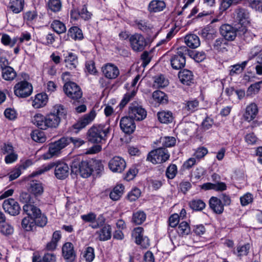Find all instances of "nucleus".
<instances>
[{
	"instance_id": "7ed1b4c3",
	"label": "nucleus",
	"mask_w": 262,
	"mask_h": 262,
	"mask_svg": "<svg viewBox=\"0 0 262 262\" xmlns=\"http://www.w3.org/2000/svg\"><path fill=\"white\" fill-rule=\"evenodd\" d=\"M53 167H55L54 174L57 179L63 180L68 177L70 170L69 167L67 163L61 161L51 163L45 168L38 169L33 172L31 174V176L32 177H35L38 175H40L45 171H47Z\"/></svg>"
},
{
	"instance_id": "c03bdc74",
	"label": "nucleus",
	"mask_w": 262,
	"mask_h": 262,
	"mask_svg": "<svg viewBox=\"0 0 262 262\" xmlns=\"http://www.w3.org/2000/svg\"><path fill=\"white\" fill-rule=\"evenodd\" d=\"M146 214L143 211H138L133 214L132 222L136 225L142 224L146 220Z\"/></svg>"
},
{
	"instance_id": "e433bc0d",
	"label": "nucleus",
	"mask_w": 262,
	"mask_h": 262,
	"mask_svg": "<svg viewBox=\"0 0 262 262\" xmlns=\"http://www.w3.org/2000/svg\"><path fill=\"white\" fill-rule=\"evenodd\" d=\"M60 231H55L52 235V238L51 242H49L46 246V249L49 251H52L56 249L58 242L61 238Z\"/></svg>"
},
{
	"instance_id": "f8f14e48",
	"label": "nucleus",
	"mask_w": 262,
	"mask_h": 262,
	"mask_svg": "<svg viewBox=\"0 0 262 262\" xmlns=\"http://www.w3.org/2000/svg\"><path fill=\"white\" fill-rule=\"evenodd\" d=\"M96 116L95 112L91 111L89 113L85 114L83 117H81L72 127L76 129L75 133H77L80 129L84 128L89 124L95 118Z\"/></svg>"
},
{
	"instance_id": "2eb2a0df",
	"label": "nucleus",
	"mask_w": 262,
	"mask_h": 262,
	"mask_svg": "<svg viewBox=\"0 0 262 262\" xmlns=\"http://www.w3.org/2000/svg\"><path fill=\"white\" fill-rule=\"evenodd\" d=\"M108 167L112 171L121 173L126 167V162L121 157L115 156L109 161Z\"/></svg>"
},
{
	"instance_id": "1a4fd4ad",
	"label": "nucleus",
	"mask_w": 262,
	"mask_h": 262,
	"mask_svg": "<svg viewBox=\"0 0 262 262\" xmlns=\"http://www.w3.org/2000/svg\"><path fill=\"white\" fill-rule=\"evenodd\" d=\"M234 15L235 22L241 25L242 27L246 26L250 23V12L248 9L238 7L235 10Z\"/></svg>"
},
{
	"instance_id": "774afa93",
	"label": "nucleus",
	"mask_w": 262,
	"mask_h": 262,
	"mask_svg": "<svg viewBox=\"0 0 262 262\" xmlns=\"http://www.w3.org/2000/svg\"><path fill=\"white\" fill-rule=\"evenodd\" d=\"M141 195V191L139 188H135L128 194V199L131 201L137 200Z\"/></svg>"
},
{
	"instance_id": "a19ab883",
	"label": "nucleus",
	"mask_w": 262,
	"mask_h": 262,
	"mask_svg": "<svg viewBox=\"0 0 262 262\" xmlns=\"http://www.w3.org/2000/svg\"><path fill=\"white\" fill-rule=\"evenodd\" d=\"M187 53L190 57L193 59L197 62H201L206 58V54L204 52L193 51L188 48Z\"/></svg>"
},
{
	"instance_id": "338daca9",
	"label": "nucleus",
	"mask_w": 262,
	"mask_h": 262,
	"mask_svg": "<svg viewBox=\"0 0 262 262\" xmlns=\"http://www.w3.org/2000/svg\"><path fill=\"white\" fill-rule=\"evenodd\" d=\"M93 172L96 174H99L103 170V165L102 163L99 161L91 160Z\"/></svg>"
},
{
	"instance_id": "58836bf2",
	"label": "nucleus",
	"mask_w": 262,
	"mask_h": 262,
	"mask_svg": "<svg viewBox=\"0 0 262 262\" xmlns=\"http://www.w3.org/2000/svg\"><path fill=\"white\" fill-rule=\"evenodd\" d=\"M124 186L119 184L116 186L110 193V198L113 201H118L123 194Z\"/></svg>"
},
{
	"instance_id": "6e6d98bb",
	"label": "nucleus",
	"mask_w": 262,
	"mask_h": 262,
	"mask_svg": "<svg viewBox=\"0 0 262 262\" xmlns=\"http://www.w3.org/2000/svg\"><path fill=\"white\" fill-rule=\"evenodd\" d=\"M241 37L247 42L250 41L253 37V35L246 29V26H243L241 30L238 31Z\"/></svg>"
},
{
	"instance_id": "e2e57ef3",
	"label": "nucleus",
	"mask_w": 262,
	"mask_h": 262,
	"mask_svg": "<svg viewBox=\"0 0 262 262\" xmlns=\"http://www.w3.org/2000/svg\"><path fill=\"white\" fill-rule=\"evenodd\" d=\"M16 41V38H14L11 39L10 36L6 34H3L1 38V42L4 45L9 46L11 47H13Z\"/></svg>"
},
{
	"instance_id": "7c9ffc66",
	"label": "nucleus",
	"mask_w": 262,
	"mask_h": 262,
	"mask_svg": "<svg viewBox=\"0 0 262 262\" xmlns=\"http://www.w3.org/2000/svg\"><path fill=\"white\" fill-rule=\"evenodd\" d=\"M46 119L47 129L48 128H57L61 121L58 116H56L52 113L46 115Z\"/></svg>"
},
{
	"instance_id": "cd10ccee",
	"label": "nucleus",
	"mask_w": 262,
	"mask_h": 262,
	"mask_svg": "<svg viewBox=\"0 0 262 262\" xmlns=\"http://www.w3.org/2000/svg\"><path fill=\"white\" fill-rule=\"evenodd\" d=\"M34 203L25 204L23 206V211L28 216L34 217L40 214V210L34 205Z\"/></svg>"
},
{
	"instance_id": "20e7f679",
	"label": "nucleus",
	"mask_w": 262,
	"mask_h": 262,
	"mask_svg": "<svg viewBox=\"0 0 262 262\" xmlns=\"http://www.w3.org/2000/svg\"><path fill=\"white\" fill-rule=\"evenodd\" d=\"M71 168L72 172L75 174L79 172L84 178L89 177L93 172L91 160L80 161L78 158L74 159L71 163Z\"/></svg>"
},
{
	"instance_id": "69168bd1",
	"label": "nucleus",
	"mask_w": 262,
	"mask_h": 262,
	"mask_svg": "<svg viewBox=\"0 0 262 262\" xmlns=\"http://www.w3.org/2000/svg\"><path fill=\"white\" fill-rule=\"evenodd\" d=\"M253 195L250 193H247L240 198L241 205L243 206H247L253 201Z\"/></svg>"
},
{
	"instance_id": "c9c22d12",
	"label": "nucleus",
	"mask_w": 262,
	"mask_h": 262,
	"mask_svg": "<svg viewBox=\"0 0 262 262\" xmlns=\"http://www.w3.org/2000/svg\"><path fill=\"white\" fill-rule=\"evenodd\" d=\"M158 120L162 123H169L173 120L172 113L170 111H161L157 114Z\"/></svg>"
},
{
	"instance_id": "aec40b11",
	"label": "nucleus",
	"mask_w": 262,
	"mask_h": 262,
	"mask_svg": "<svg viewBox=\"0 0 262 262\" xmlns=\"http://www.w3.org/2000/svg\"><path fill=\"white\" fill-rule=\"evenodd\" d=\"M62 255L68 262L74 260L76 254L74 250L73 245L71 243H65L62 248Z\"/></svg>"
},
{
	"instance_id": "603ef678",
	"label": "nucleus",
	"mask_w": 262,
	"mask_h": 262,
	"mask_svg": "<svg viewBox=\"0 0 262 262\" xmlns=\"http://www.w3.org/2000/svg\"><path fill=\"white\" fill-rule=\"evenodd\" d=\"M190 207L194 210L201 211L205 208V203L201 200L195 199L189 202Z\"/></svg>"
},
{
	"instance_id": "f257e3e1",
	"label": "nucleus",
	"mask_w": 262,
	"mask_h": 262,
	"mask_svg": "<svg viewBox=\"0 0 262 262\" xmlns=\"http://www.w3.org/2000/svg\"><path fill=\"white\" fill-rule=\"evenodd\" d=\"M72 143L76 147H79L85 143V141L80 138L63 137L57 141L49 145L48 152L43 156L44 159H49L53 156L59 154L61 150Z\"/></svg>"
},
{
	"instance_id": "3c124183",
	"label": "nucleus",
	"mask_w": 262,
	"mask_h": 262,
	"mask_svg": "<svg viewBox=\"0 0 262 262\" xmlns=\"http://www.w3.org/2000/svg\"><path fill=\"white\" fill-rule=\"evenodd\" d=\"M36 198L34 195H31L30 193L26 192H23L20 194L19 201L20 202L25 204L35 203Z\"/></svg>"
},
{
	"instance_id": "864d4df0",
	"label": "nucleus",
	"mask_w": 262,
	"mask_h": 262,
	"mask_svg": "<svg viewBox=\"0 0 262 262\" xmlns=\"http://www.w3.org/2000/svg\"><path fill=\"white\" fill-rule=\"evenodd\" d=\"M48 6L49 9L54 12L59 11L62 7L60 0H49Z\"/></svg>"
},
{
	"instance_id": "f03ea898",
	"label": "nucleus",
	"mask_w": 262,
	"mask_h": 262,
	"mask_svg": "<svg viewBox=\"0 0 262 262\" xmlns=\"http://www.w3.org/2000/svg\"><path fill=\"white\" fill-rule=\"evenodd\" d=\"M110 132L109 125L100 124L93 125L88 130V140L92 143H100L105 142Z\"/></svg>"
},
{
	"instance_id": "f704fd0d",
	"label": "nucleus",
	"mask_w": 262,
	"mask_h": 262,
	"mask_svg": "<svg viewBox=\"0 0 262 262\" xmlns=\"http://www.w3.org/2000/svg\"><path fill=\"white\" fill-rule=\"evenodd\" d=\"M100 241H107L111 237V227L110 225L104 226L97 232Z\"/></svg>"
},
{
	"instance_id": "680f3d73",
	"label": "nucleus",
	"mask_w": 262,
	"mask_h": 262,
	"mask_svg": "<svg viewBox=\"0 0 262 262\" xmlns=\"http://www.w3.org/2000/svg\"><path fill=\"white\" fill-rule=\"evenodd\" d=\"M250 244H247L242 246H238L236 248V251L234 253L238 256H245L248 254L250 250Z\"/></svg>"
},
{
	"instance_id": "412c9836",
	"label": "nucleus",
	"mask_w": 262,
	"mask_h": 262,
	"mask_svg": "<svg viewBox=\"0 0 262 262\" xmlns=\"http://www.w3.org/2000/svg\"><path fill=\"white\" fill-rule=\"evenodd\" d=\"M209 206L212 211L216 213L220 214L224 211V205L221 199L217 197L212 196L209 200Z\"/></svg>"
},
{
	"instance_id": "473e14b6",
	"label": "nucleus",
	"mask_w": 262,
	"mask_h": 262,
	"mask_svg": "<svg viewBox=\"0 0 262 262\" xmlns=\"http://www.w3.org/2000/svg\"><path fill=\"white\" fill-rule=\"evenodd\" d=\"M51 113L56 116H58L60 120H61L62 119H66L67 118L68 111L63 105L58 104L54 106Z\"/></svg>"
},
{
	"instance_id": "39448f33",
	"label": "nucleus",
	"mask_w": 262,
	"mask_h": 262,
	"mask_svg": "<svg viewBox=\"0 0 262 262\" xmlns=\"http://www.w3.org/2000/svg\"><path fill=\"white\" fill-rule=\"evenodd\" d=\"M188 47L181 46L177 49L176 54L172 55L170 59V63L173 69L179 70L184 67L186 64L185 56L187 55Z\"/></svg>"
},
{
	"instance_id": "13d9d810",
	"label": "nucleus",
	"mask_w": 262,
	"mask_h": 262,
	"mask_svg": "<svg viewBox=\"0 0 262 262\" xmlns=\"http://www.w3.org/2000/svg\"><path fill=\"white\" fill-rule=\"evenodd\" d=\"M190 232V227L186 222H181L178 228V233L182 235H188Z\"/></svg>"
},
{
	"instance_id": "a878e982",
	"label": "nucleus",
	"mask_w": 262,
	"mask_h": 262,
	"mask_svg": "<svg viewBox=\"0 0 262 262\" xmlns=\"http://www.w3.org/2000/svg\"><path fill=\"white\" fill-rule=\"evenodd\" d=\"M166 7L164 1L161 0H152L148 6V10L150 12H158L162 11Z\"/></svg>"
},
{
	"instance_id": "2f4dec72",
	"label": "nucleus",
	"mask_w": 262,
	"mask_h": 262,
	"mask_svg": "<svg viewBox=\"0 0 262 262\" xmlns=\"http://www.w3.org/2000/svg\"><path fill=\"white\" fill-rule=\"evenodd\" d=\"M248 60L244 61L241 63H237L229 67V75L230 76H234L239 74L243 72L246 67Z\"/></svg>"
},
{
	"instance_id": "4c0bfd02",
	"label": "nucleus",
	"mask_w": 262,
	"mask_h": 262,
	"mask_svg": "<svg viewBox=\"0 0 262 262\" xmlns=\"http://www.w3.org/2000/svg\"><path fill=\"white\" fill-rule=\"evenodd\" d=\"M30 164L31 161L28 160L18 168L14 169L9 176V181H11L17 179L21 174V170L26 169Z\"/></svg>"
},
{
	"instance_id": "f3484780",
	"label": "nucleus",
	"mask_w": 262,
	"mask_h": 262,
	"mask_svg": "<svg viewBox=\"0 0 262 262\" xmlns=\"http://www.w3.org/2000/svg\"><path fill=\"white\" fill-rule=\"evenodd\" d=\"M134 119L128 117H122L120 121V126L121 129L125 134H130L134 132L135 129L136 125L134 122Z\"/></svg>"
},
{
	"instance_id": "bb28decb",
	"label": "nucleus",
	"mask_w": 262,
	"mask_h": 262,
	"mask_svg": "<svg viewBox=\"0 0 262 262\" xmlns=\"http://www.w3.org/2000/svg\"><path fill=\"white\" fill-rule=\"evenodd\" d=\"M185 42L187 47L195 49L200 45L199 37L195 34H189L186 35L185 38Z\"/></svg>"
},
{
	"instance_id": "6e6552de",
	"label": "nucleus",
	"mask_w": 262,
	"mask_h": 262,
	"mask_svg": "<svg viewBox=\"0 0 262 262\" xmlns=\"http://www.w3.org/2000/svg\"><path fill=\"white\" fill-rule=\"evenodd\" d=\"M129 40L132 49L136 52L142 51L147 45L145 38L140 34L136 33L132 35Z\"/></svg>"
},
{
	"instance_id": "4d7b16f0",
	"label": "nucleus",
	"mask_w": 262,
	"mask_h": 262,
	"mask_svg": "<svg viewBox=\"0 0 262 262\" xmlns=\"http://www.w3.org/2000/svg\"><path fill=\"white\" fill-rule=\"evenodd\" d=\"M160 142L163 146L170 147L174 146L176 143V139L173 137H164L160 138Z\"/></svg>"
},
{
	"instance_id": "ddd939ff",
	"label": "nucleus",
	"mask_w": 262,
	"mask_h": 262,
	"mask_svg": "<svg viewBox=\"0 0 262 262\" xmlns=\"http://www.w3.org/2000/svg\"><path fill=\"white\" fill-rule=\"evenodd\" d=\"M137 83H126L125 88L127 90V93L125 94L123 98L119 104L120 108H122L133 97L138 89V85H136Z\"/></svg>"
},
{
	"instance_id": "37998d69",
	"label": "nucleus",
	"mask_w": 262,
	"mask_h": 262,
	"mask_svg": "<svg viewBox=\"0 0 262 262\" xmlns=\"http://www.w3.org/2000/svg\"><path fill=\"white\" fill-rule=\"evenodd\" d=\"M136 27L143 32L148 33L153 29V26L148 21L137 20L135 21Z\"/></svg>"
},
{
	"instance_id": "49530a36",
	"label": "nucleus",
	"mask_w": 262,
	"mask_h": 262,
	"mask_svg": "<svg viewBox=\"0 0 262 262\" xmlns=\"http://www.w3.org/2000/svg\"><path fill=\"white\" fill-rule=\"evenodd\" d=\"M178 76L181 82H190L193 77L192 72L186 69L180 71Z\"/></svg>"
},
{
	"instance_id": "0eeeda50",
	"label": "nucleus",
	"mask_w": 262,
	"mask_h": 262,
	"mask_svg": "<svg viewBox=\"0 0 262 262\" xmlns=\"http://www.w3.org/2000/svg\"><path fill=\"white\" fill-rule=\"evenodd\" d=\"M128 116L136 121H141L144 119L147 113L142 106L136 102L132 103L128 108Z\"/></svg>"
},
{
	"instance_id": "c756f323",
	"label": "nucleus",
	"mask_w": 262,
	"mask_h": 262,
	"mask_svg": "<svg viewBox=\"0 0 262 262\" xmlns=\"http://www.w3.org/2000/svg\"><path fill=\"white\" fill-rule=\"evenodd\" d=\"M46 120V116L37 114L33 117L32 122L39 128L45 130L47 129Z\"/></svg>"
},
{
	"instance_id": "8fccbe9b",
	"label": "nucleus",
	"mask_w": 262,
	"mask_h": 262,
	"mask_svg": "<svg viewBox=\"0 0 262 262\" xmlns=\"http://www.w3.org/2000/svg\"><path fill=\"white\" fill-rule=\"evenodd\" d=\"M51 28L57 34H61L66 31L65 25L58 20H54L51 25Z\"/></svg>"
},
{
	"instance_id": "9d476101",
	"label": "nucleus",
	"mask_w": 262,
	"mask_h": 262,
	"mask_svg": "<svg viewBox=\"0 0 262 262\" xmlns=\"http://www.w3.org/2000/svg\"><path fill=\"white\" fill-rule=\"evenodd\" d=\"M63 91L69 97L73 99H78L82 95L81 89L76 83H65Z\"/></svg>"
},
{
	"instance_id": "4468645a",
	"label": "nucleus",
	"mask_w": 262,
	"mask_h": 262,
	"mask_svg": "<svg viewBox=\"0 0 262 262\" xmlns=\"http://www.w3.org/2000/svg\"><path fill=\"white\" fill-rule=\"evenodd\" d=\"M101 71L105 77L110 80L116 79L120 74L118 68L111 63L104 64L102 67Z\"/></svg>"
},
{
	"instance_id": "5fc2aeb1",
	"label": "nucleus",
	"mask_w": 262,
	"mask_h": 262,
	"mask_svg": "<svg viewBox=\"0 0 262 262\" xmlns=\"http://www.w3.org/2000/svg\"><path fill=\"white\" fill-rule=\"evenodd\" d=\"M31 138L35 142L43 143L46 141V137L43 132L35 130L31 133Z\"/></svg>"
},
{
	"instance_id": "c85d7f7f",
	"label": "nucleus",
	"mask_w": 262,
	"mask_h": 262,
	"mask_svg": "<svg viewBox=\"0 0 262 262\" xmlns=\"http://www.w3.org/2000/svg\"><path fill=\"white\" fill-rule=\"evenodd\" d=\"M228 43L224 38L216 39L213 44V50L218 52H225L227 51Z\"/></svg>"
},
{
	"instance_id": "de8ad7c7",
	"label": "nucleus",
	"mask_w": 262,
	"mask_h": 262,
	"mask_svg": "<svg viewBox=\"0 0 262 262\" xmlns=\"http://www.w3.org/2000/svg\"><path fill=\"white\" fill-rule=\"evenodd\" d=\"M68 35L74 40L83 38V34L81 29L77 27H71L68 31Z\"/></svg>"
},
{
	"instance_id": "4be33fe9",
	"label": "nucleus",
	"mask_w": 262,
	"mask_h": 262,
	"mask_svg": "<svg viewBox=\"0 0 262 262\" xmlns=\"http://www.w3.org/2000/svg\"><path fill=\"white\" fill-rule=\"evenodd\" d=\"M64 56L66 66L71 70L76 69L78 63L77 56L72 52H68L67 54H64Z\"/></svg>"
},
{
	"instance_id": "052dcab7",
	"label": "nucleus",
	"mask_w": 262,
	"mask_h": 262,
	"mask_svg": "<svg viewBox=\"0 0 262 262\" xmlns=\"http://www.w3.org/2000/svg\"><path fill=\"white\" fill-rule=\"evenodd\" d=\"M177 166L176 164H171L167 168L166 175L168 179H173L177 173Z\"/></svg>"
},
{
	"instance_id": "6ab92c4d",
	"label": "nucleus",
	"mask_w": 262,
	"mask_h": 262,
	"mask_svg": "<svg viewBox=\"0 0 262 262\" xmlns=\"http://www.w3.org/2000/svg\"><path fill=\"white\" fill-rule=\"evenodd\" d=\"M237 29L232 26L225 24L221 26L220 33L226 40H233L237 35Z\"/></svg>"
},
{
	"instance_id": "ea45409f",
	"label": "nucleus",
	"mask_w": 262,
	"mask_h": 262,
	"mask_svg": "<svg viewBox=\"0 0 262 262\" xmlns=\"http://www.w3.org/2000/svg\"><path fill=\"white\" fill-rule=\"evenodd\" d=\"M199 105V101L197 99H192L185 101L184 103L183 108L184 110L189 112H193L198 109Z\"/></svg>"
},
{
	"instance_id": "dca6fc26",
	"label": "nucleus",
	"mask_w": 262,
	"mask_h": 262,
	"mask_svg": "<svg viewBox=\"0 0 262 262\" xmlns=\"http://www.w3.org/2000/svg\"><path fill=\"white\" fill-rule=\"evenodd\" d=\"M5 211L11 215H16L19 213L20 207L18 203L13 199L5 200L3 204Z\"/></svg>"
},
{
	"instance_id": "5701e85b",
	"label": "nucleus",
	"mask_w": 262,
	"mask_h": 262,
	"mask_svg": "<svg viewBox=\"0 0 262 262\" xmlns=\"http://www.w3.org/2000/svg\"><path fill=\"white\" fill-rule=\"evenodd\" d=\"M48 96L45 93L37 94L32 101V106L35 108H39L45 106L48 102Z\"/></svg>"
},
{
	"instance_id": "423d86ee",
	"label": "nucleus",
	"mask_w": 262,
	"mask_h": 262,
	"mask_svg": "<svg viewBox=\"0 0 262 262\" xmlns=\"http://www.w3.org/2000/svg\"><path fill=\"white\" fill-rule=\"evenodd\" d=\"M170 157L167 149L165 148L159 147L151 150L147 156V160L154 164L165 162Z\"/></svg>"
},
{
	"instance_id": "9b49d317",
	"label": "nucleus",
	"mask_w": 262,
	"mask_h": 262,
	"mask_svg": "<svg viewBox=\"0 0 262 262\" xmlns=\"http://www.w3.org/2000/svg\"><path fill=\"white\" fill-rule=\"evenodd\" d=\"M15 95L20 98L29 97L32 93L33 86L31 83H17L14 88Z\"/></svg>"
},
{
	"instance_id": "b1692460",
	"label": "nucleus",
	"mask_w": 262,
	"mask_h": 262,
	"mask_svg": "<svg viewBox=\"0 0 262 262\" xmlns=\"http://www.w3.org/2000/svg\"><path fill=\"white\" fill-rule=\"evenodd\" d=\"M258 113V108L256 104L252 103L247 106L244 115L245 120L251 121L254 119Z\"/></svg>"
},
{
	"instance_id": "bf43d9fd",
	"label": "nucleus",
	"mask_w": 262,
	"mask_h": 262,
	"mask_svg": "<svg viewBox=\"0 0 262 262\" xmlns=\"http://www.w3.org/2000/svg\"><path fill=\"white\" fill-rule=\"evenodd\" d=\"M35 221V226H38L40 227H45L48 222V219L47 216L42 214L40 212V214L36 215L34 217Z\"/></svg>"
},
{
	"instance_id": "a211bd4d",
	"label": "nucleus",
	"mask_w": 262,
	"mask_h": 262,
	"mask_svg": "<svg viewBox=\"0 0 262 262\" xmlns=\"http://www.w3.org/2000/svg\"><path fill=\"white\" fill-rule=\"evenodd\" d=\"M143 229L139 227L134 229L132 236L138 245H140L143 248H146L149 245V241L147 237H143Z\"/></svg>"
},
{
	"instance_id": "09e8293b",
	"label": "nucleus",
	"mask_w": 262,
	"mask_h": 262,
	"mask_svg": "<svg viewBox=\"0 0 262 262\" xmlns=\"http://www.w3.org/2000/svg\"><path fill=\"white\" fill-rule=\"evenodd\" d=\"M152 98L160 104H166L168 102L167 96L160 91H155L152 94Z\"/></svg>"
},
{
	"instance_id": "a18cd8bd",
	"label": "nucleus",
	"mask_w": 262,
	"mask_h": 262,
	"mask_svg": "<svg viewBox=\"0 0 262 262\" xmlns=\"http://www.w3.org/2000/svg\"><path fill=\"white\" fill-rule=\"evenodd\" d=\"M2 71V77L7 81H12L16 76V73L14 69L10 67H7L4 69Z\"/></svg>"
},
{
	"instance_id": "79ce46f5",
	"label": "nucleus",
	"mask_w": 262,
	"mask_h": 262,
	"mask_svg": "<svg viewBox=\"0 0 262 262\" xmlns=\"http://www.w3.org/2000/svg\"><path fill=\"white\" fill-rule=\"evenodd\" d=\"M30 189L34 195H39L43 192L42 184L37 181H32L30 183Z\"/></svg>"
},
{
	"instance_id": "0e129e2a",
	"label": "nucleus",
	"mask_w": 262,
	"mask_h": 262,
	"mask_svg": "<svg viewBox=\"0 0 262 262\" xmlns=\"http://www.w3.org/2000/svg\"><path fill=\"white\" fill-rule=\"evenodd\" d=\"M259 84L260 83H254L252 84L247 91V95L252 96L258 93L260 88Z\"/></svg>"
},
{
	"instance_id": "72a5a7b5",
	"label": "nucleus",
	"mask_w": 262,
	"mask_h": 262,
	"mask_svg": "<svg viewBox=\"0 0 262 262\" xmlns=\"http://www.w3.org/2000/svg\"><path fill=\"white\" fill-rule=\"evenodd\" d=\"M21 226L27 231H32L36 227L34 218L30 216L24 217L21 221Z\"/></svg>"
},
{
	"instance_id": "393cba45",
	"label": "nucleus",
	"mask_w": 262,
	"mask_h": 262,
	"mask_svg": "<svg viewBox=\"0 0 262 262\" xmlns=\"http://www.w3.org/2000/svg\"><path fill=\"white\" fill-rule=\"evenodd\" d=\"M25 0H10L8 8L14 13H19L24 9Z\"/></svg>"
}]
</instances>
